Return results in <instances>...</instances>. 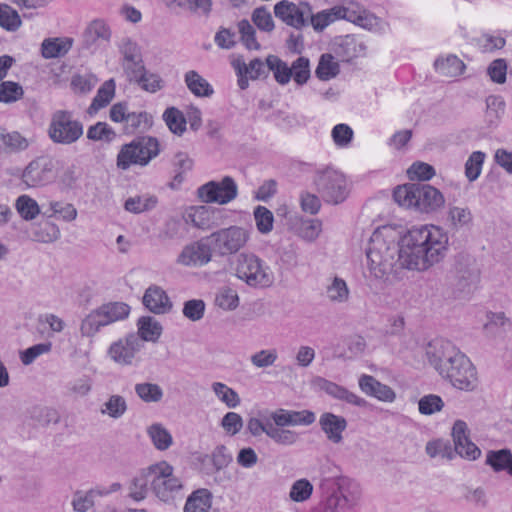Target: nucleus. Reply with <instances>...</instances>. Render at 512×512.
Here are the masks:
<instances>
[{
    "label": "nucleus",
    "mask_w": 512,
    "mask_h": 512,
    "mask_svg": "<svg viewBox=\"0 0 512 512\" xmlns=\"http://www.w3.org/2000/svg\"><path fill=\"white\" fill-rule=\"evenodd\" d=\"M254 219L257 230L262 234H267L273 229V213L264 206H257L254 209Z\"/></svg>",
    "instance_id": "57"
},
{
    "label": "nucleus",
    "mask_w": 512,
    "mask_h": 512,
    "mask_svg": "<svg viewBox=\"0 0 512 512\" xmlns=\"http://www.w3.org/2000/svg\"><path fill=\"white\" fill-rule=\"evenodd\" d=\"M292 78L299 85L302 86L310 78V62L306 57L297 58L290 66Z\"/></svg>",
    "instance_id": "56"
},
{
    "label": "nucleus",
    "mask_w": 512,
    "mask_h": 512,
    "mask_svg": "<svg viewBox=\"0 0 512 512\" xmlns=\"http://www.w3.org/2000/svg\"><path fill=\"white\" fill-rule=\"evenodd\" d=\"M448 220L453 228L458 229L472 222V214L468 208L450 206L448 210Z\"/></svg>",
    "instance_id": "59"
},
{
    "label": "nucleus",
    "mask_w": 512,
    "mask_h": 512,
    "mask_svg": "<svg viewBox=\"0 0 512 512\" xmlns=\"http://www.w3.org/2000/svg\"><path fill=\"white\" fill-rule=\"evenodd\" d=\"M267 436L270 439H272L276 444L282 446L294 445L299 439V435L297 432L284 429L281 426H277L275 423H268Z\"/></svg>",
    "instance_id": "43"
},
{
    "label": "nucleus",
    "mask_w": 512,
    "mask_h": 512,
    "mask_svg": "<svg viewBox=\"0 0 512 512\" xmlns=\"http://www.w3.org/2000/svg\"><path fill=\"white\" fill-rule=\"evenodd\" d=\"M211 390L219 402L229 409H235L241 404L239 394L223 382H213Z\"/></svg>",
    "instance_id": "34"
},
{
    "label": "nucleus",
    "mask_w": 512,
    "mask_h": 512,
    "mask_svg": "<svg viewBox=\"0 0 512 512\" xmlns=\"http://www.w3.org/2000/svg\"><path fill=\"white\" fill-rule=\"evenodd\" d=\"M150 490L163 502H171L182 489V481L174 475V468L166 461L149 466Z\"/></svg>",
    "instance_id": "7"
},
{
    "label": "nucleus",
    "mask_w": 512,
    "mask_h": 512,
    "mask_svg": "<svg viewBox=\"0 0 512 512\" xmlns=\"http://www.w3.org/2000/svg\"><path fill=\"white\" fill-rule=\"evenodd\" d=\"M111 30L103 20H94L86 28L83 34V48L90 49L97 40L109 41Z\"/></svg>",
    "instance_id": "29"
},
{
    "label": "nucleus",
    "mask_w": 512,
    "mask_h": 512,
    "mask_svg": "<svg viewBox=\"0 0 512 512\" xmlns=\"http://www.w3.org/2000/svg\"><path fill=\"white\" fill-rule=\"evenodd\" d=\"M434 67L439 75L446 78L460 76L466 68L464 62L455 55L436 59Z\"/></svg>",
    "instance_id": "31"
},
{
    "label": "nucleus",
    "mask_w": 512,
    "mask_h": 512,
    "mask_svg": "<svg viewBox=\"0 0 512 512\" xmlns=\"http://www.w3.org/2000/svg\"><path fill=\"white\" fill-rule=\"evenodd\" d=\"M232 66L238 76V86L241 90H245L249 86V79L256 80L262 75H266L265 64L255 58L246 64L244 59L239 57L232 61Z\"/></svg>",
    "instance_id": "21"
},
{
    "label": "nucleus",
    "mask_w": 512,
    "mask_h": 512,
    "mask_svg": "<svg viewBox=\"0 0 512 512\" xmlns=\"http://www.w3.org/2000/svg\"><path fill=\"white\" fill-rule=\"evenodd\" d=\"M83 135V124L73 118L68 110H57L52 116L48 127V136L52 142L62 145L75 143Z\"/></svg>",
    "instance_id": "8"
},
{
    "label": "nucleus",
    "mask_w": 512,
    "mask_h": 512,
    "mask_svg": "<svg viewBox=\"0 0 512 512\" xmlns=\"http://www.w3.org/2000/svg\"><path fill=\"white\" fill-rule=\"evenodd\" d=\"M174 166L176 167V174L170 186L174 188L183 182V174L193 167V160L184 152H178L175 155Z\"/></svg>",
    "instance_id": "60"
},
{
    "label": "nucleus",
    "mask_w": 512,
    "mask_h": 512,
    "mask_svg": "<svg viewBox=\"0 0 512 512\" xmlns=\"http://www.w3.org/2000/svg\"><path fill=\"white\" fill-rule=\"evenodd\" d=\"M21 24L22 20L18 12L10 5L0 3V27L14 32L19 29Z\"/></svg>",
    "instance_id": "46"
},
{
    "label": "nucleus",
    "mask_w": 512,
    "mask_h": 512,
    "mask_svg": "<svg viewBox=\"0 0 512 512\" xmlns=\"http://www.w3.org/2000/svg\"><path fill=\"white\" fill-rule=\"evenodd\" d=\"M184 80L190 92L196 97H210L214 93L209 82L194 70L188 71Z\"/></svg>",
    "instance_id": "33"
},
{
    "label": "nucleus",
    "mask_w": 512,
    "mask_h": 512,
    "mask_svg": "<svg viewBox=\"0 0 512 512\" xmlns=\"http://www.w3.org/2000/svg\"><path fill=\"white\" fill-rule=\"evenodd\" d=\"M486 154L482 151H474L465 163V176L470 182L475 181L481 174Z\"/></svg>",
    "instance_id": "51"
},
{
    "label": "nucleus",
    "mask_w": 512,
    "mask_h": 512,
    "mask_svg": "<svg viewBox=\"0 0 512 512\" xmlns=\"http://www.w3.org/2000/svg\"><path fill=\"white\" fill-rule=\"evenodd\" d=\"M102 315L97 308L84 317L80 324V333L83 337L93 338L101 328L108 326Z\"/></svg>",
    "instance_id": "36"
},
{
    "label": "nucleus",
    "mask_w": 512,
    "mask_h": 512,
    "mask_svg": "<svg viewBox=\"0 0 512 512\" xmlns=\"http://www.w3.org/2000/svg\"><path fill=\"white\" fill-rule=\"evenodd\" d=\"M213 211L205 206H200L194 209L192 213L188 214V218L185 219V222H188L190 219L192 224L199 229H210L213 225L211 221V217L213 215Z\"/></svg>",
    "instance_id": "55"
},
{
    "label": "nucleus",
    "mask_w": 512,
    "mask_h": 512,
    "mask_svg": "<svg viewBox=\"0 0 512 512\" xmlns=\"http://www.w3.org/2000/svg\"><path fill=\"white\" fill-rule=\"evenodd\" d=\"M266 65L268 70L274 74V78L280 85H285L290 82L292 78L291 68L286 62L281 60L276 55H269L266 58Z\"/></svg>",
    "instance_id": "40"
},
{
    "label": "nucleus",
    "mask_w": 512,
    "mask_h": 512,
    "mask_svg": "<svg viewBox=\"0 0 512 512\" xmlns=\"http://www.w3.org/2000/svg\"><path fill=\"white\" fill-rule=\"evenodd\" d=\"M71 38H48L41 44V53L45 59L62 57L72 47Z\"/></svg>",
    "instance_id": "30"
},
{
    "label": "nucleus",
    "mask_w": 512,
    "mask_h": 512,
    "mask_svg": "<svg viewBox=\"0 0 512 512\" xmlns=\"http://www.w3.org/2000/svg\"><path fill=\"white\" fill-rule=\"evenodd\" d=\"M102 495L100 491L76 492L72 499V506L76 512H87L94 506L96 496Z\"/></svg>",
    "instance_id": "58"
},
{
    "label": "nucleus",
    "mask_w": 512,
    "mask_h": 512,
    "mask_svg": "<svg viewBox=\"0 0 512 512\" xmlns=\"http://www.w3.org/2000/svg\"><path fill=\"white\" fill-rule=\"evenodd\" d=\"M313 184L321 199L332 205L344 202L350 193L347 177L332 167L317 170Z\"/></svg>",
    "instance_id": "5"
},
{
    "label": "nucleus",
    "mask_w": 512,
    "mask_h": 512,
    "mask_svg": "<svg viewBox=\"0 0 512 512\" xmlns=\"http://www.w3.org/2000/svg\"><path fill=\"white\" fill-rule=\"evenodd\" d=\"M142 302L146 309L157 315L169 313L173 307L165 290H145Z\"/></svg>",
    "instance_id": "26"
},
{
    "label": "nucleus",
    "mask_w": 512,
    "mask_h": 512,
    "mask_svg": "<svg viewBox=\"0 0 512 512\" xmlns=\"http://www.w3.org/2000/svg\"><path fill=\"white\" fill-rule=\"evenodd\" d=\"M115 95V81L109 79L105 81L102 86L98 89L96 96L92 100L91 105L88 108V113L93 114L107 106Z\"/></svg>",
    "instance_id": "38"
},
{
    "label": "nucleus",
    "mask_w": 512,
    "mask_h": 512,
    "mask_svg": "<svg viewBox=\"0 0 512 512\" xmlns=\"http://www.w3.org/2000/svg\"><path fill=\"white\" fill-rule=\"evenodd\" d=\"M144 344L135 333L112 342L107 349L108 358L119 366H132L138 360V355Z\"/></svg>",
    "instance_id": "12"
},
{
    "label": "nucleus",
    "mask_w": 512,
    "mask_h": 512,
    "mask_svg": "<svg viewBox=\"0 0 512 512\" xmlns=\"http://www.w3.org/2000/svg\"><path fill=\"white\" fill-rule=\"evenodd\" d=\"M15 207L20 216L26 221L35 219L40 213L37 202L28 195L19 196Z\"/></svg>",
    "instance_id": "49"
},
{
    "label": "nucleus",
    "mask_w": 512,
    "mask_h": 512,
    "mask_svg": "<svg viewBox=\"0 0 512 512\" xmlns=\"http://www.w3.org/2000/svg\"><path fill=\"white\" fill-rule=\"evenodd\" d=\"M319 426L331 443L340 444L347 428V421L343 416L325 412L320 415Z\"/></svg>",
    "instance_id": "22"
},
{
    "label": "nucleus",
    "mask_w": 512,
    "mask_h": 512,
    "mask_svg": "<svg viewBox=\"0 0 512 512\" xmlns=\"http://www.w3.org/2000/svg\"><path fill=\"white\" fill-rule=\"evenodd\" d=\"M486 465L496 472H507L512 477V451L507 448L489 450L486 453Z\"/></svg>",
    "instance_id": "28"
},
{
    "label": "nucleus",
    "mask_w": 512,
    "mask_h": 512,
    "mask_svg": "<svg viewBox=\"0 0 512 512\" xmlns=\"http://www.w3.org/2000/svg\"><path fill=\"white\" fill-rule=\"evenodd\" d=\"M249 232L239 226H230L213 232L206 237L212 245L213 251L220 256H229L238 253L248 242Z\"/></svg>",
    "instance_id": "9"
},
{
    "label": "nucleus",
    "mask_w": 512,
    "mask_h": 512,
    "mask_svg": "<svg viewBox=\"0 0 512 512\" xmlns=\"http://www.w3.org/2000/svg\"><path fill=\"white\" fill-rule=\"evenodd\" d=\"M272 419L277 426H298L312 424L316 416L313 412L308 410L302 411H289L280 409L272 414Z\"/></svg>",
    "instance_id": "24"
},
{
    "label": "nucleus",
    "mask_w": 512,
    "mask_h": 512,
    "mask_svg": "<svg viewBox=\"0 0 512 512\" xmlns=\"http://www.w3.org/2000/svg\"><path fill=\"white\" fill-rule=\"evenodd\" d=\"M279 358L276 348L261 349L250 356V362L256 369H265L275 365Z\"/></svg>",
    "instance_id": "48"
},
{
    "label": "nucleus",
    "mask_w": 512,
    "mask_h": 512,
    "mask_svg": "<svg viewBox=\"0 0 512 512\" xmlns=\"http://www.w3.org/2000/svg\"><path fill=\"white\" fill-rule=\"evenodd\" d=\"M198 197L205 203L227 204L238 194L237 184L230 176L221 181H210L198 188Z\"/></svg>",
    "instance_id": "13"
},
{
    "label": "nucleus",
    "mask_w": 512,
    "mask_h": 512,
    "mask_svg": "<svg viewBox=\"0 0 512 512\" xmlns=\"http://www.w3.org/2000/svg\"><path fill=\"white\" fill-rule=\"evenodd\" d=\"M446 370L447 372L440 376L447 379L453 387L464 391H473L477 388L479 381L476 368L464 353Z\"/></svg>",
    "instance_id": "11"
},
{
    "label": "nucleus",
    "mask_w": 512,
    "mask_h": 512,
    "mask_svg": "<svg viewBox=\"0 0 512 512\" xmlns=\"http://www.w3.org/2000/svg\"><path fill=\"white\" fill-rule=\"evenodd\" d=\"M451 279L452 283L460 288L477 285L480 281L477 261L470 256H459L451 272Z\"/></svg>",
    "instance_id": "16"
},
{
    "label": "nucleus",
    "mask_w": 512,
    "mask_h": 512,
    "mask_svg": "<svg viewBox=\"0 0 512 512\" xmlns=\"http://www.w3.org/2000/svg\"><path fill=\"white\" fill-rule=\"evenodd\" d=\"M127 411V402L125 398L118 394H113L101 405L100 413L109 416L112 419H120Z\"/></svg>",
    "instance_id": "41"
},
{
    "label": "nucleus",
    "mask_w": 512,
    "mask_h": 512,
    "mask_svg": "<svg viewBox=\"0 0 512 512\" xmlns=\"http://www.w3.org/2000/svg\"><path fill=\"white\" fill-rule=\"evenodd\" d=\"M332 51L343 62L365 55L366 45L353 35L337 37L332 44Z\"/></svg>",
    "instance_id": "18"
},
{
    "label": "nucleus",
    "mask_w": 512,
    "mask_h": 512,
    "mask_svg": "<svg viewBox=\"0 0 512 512\" xmlns=\"http://www.w3.org/2000/svg\"><path fill=\"white\" fill-rule=\"evenodd\" d=\"M56 163L53 159L39 157L31 161L22 173V180L28 187H41L55 180Z\"/></svg>",
    "instance_id": "14"
},
{
    "label": "nucleus",
    "mask_w": 512,
    "mask_h": 512,
    "mask_svg": "<svg viewBox=\"0 0 512 512\" xmlns=\"http://www.w3.org/2000/svg\"><path fill=\"white\" fill-rule=\"evenodd\" d=\"M116 137V132L105 122H97L90 126L87 131V138L92 141H104L110 143Z\"/></svg>",
    "instance_id": "53"
},
{
    "label": "nucleus",
    "mask_w": 512,
    "mask_h": 512,
    "mask_svg": "<svg viewBox=\"0 0 512 512\" xmlns=\"http://www.w3.org/2000/svg\"><path fill=\"white\" fill-rule=\"evenodd\" d=\"M212 245L204 240L186 246L178 257V262L187 266H202L211 260Z\"/></svg>",
    "instance_id": "20"
},
{
    "label": "nucleus",
    "mask_w": 512,
    "mask_h": 512,
    "mask_svg": "<svg viewBox=\"0 0 512 512\" xmlns=\"http://www.w3.org/2000/svg\"><path fill=\"white\" fill-rule=\"evenodd\" d=\"M183 512H218L213 506V495L205 488L193 491L186 499Z\"/></svg>",
    "instance_id": "25"
},
{
    "label": "nucleus",
    "mask_w": 512,
    "mask_h": 512,
    "mask_svg": "<svg viewBox=\"0 0 512 512\" xmlns=\"http://www.w3.org/2000/svg\"><path fill=\"white\" fill-rule=\"evenodd\" d=\"M107 325L126 319L130 314V306L124 302H109L98 307Z\"/></svg>",
    "instance_id": "35"
},
{
    "label": "nucleus",
    "mask_w": 512,
    "mask_h": 512,
    "mask_svg": "<svg viewBox=\"0 0 512 512\" xmlns=\"http://www.w3.org/2000/svg\"><path fill=\"white\" fill-rule=\"evenodd\" d=\"M163 119L172 133L182 135L186 131L187 120L179 109L167 108L163 113Z\"/></svg>",
    "instance_id": "45"
},
{
    "label": "nucleus",
    "mask_w": 512,
    "mask_h": 512,
    "mask_svg": "<svg viewBox=\"0 0 512 512\" xmlns=\"http://www.w3.org/2000/svg\"><path fill=\"white\" fill-rule=\"evenodd\" d=\"M157 199L155 197L142 198L140 196L130 197L125 201V210L139 214L155 207Z\"/></svg>",
    "instance_id": "61"
},
{
    "label": "nucleus",
    "mask_w": 512,
    "mask_h": 512,
    "mask_svg": "<svg viewBox=\"0 0 512 512\" xmlns=\"http://www.w3.org/2000/svg\"><path fill=\"white\" fill-rule=\"evenodd\" d=\"M313 493L312 483L306 479L301 478L293 482L289 491V498L296 503H303L309 500Z\"/></svg>",
    "instance_id": "47"
},
{
    "label": "nucleus",
    "mask_w": 512,
    "mask_h": 512,
    "mask_svg": "<svg viewBox=\"0 0 512 512\" xmlns=\"http://www.w3.org/2000/svg\"><path fill=\"white\" fill-rule=\"evenodd\" d=\"M400 245V265L424 271L444 258L448 236L437 226L413 227L400 237Z\"/></svg>",
    "instance_id": "1"
},
{
    "label": "nucleus",
    "mask_w": 512,
    "mask_h": 512,
    "mask_svg": "<svg viewBox=\"0 0 512 512\" xmlns=\"http://www.w3.org/2000/svg\"><path fill=\"white\" fill-rule=\"evenodd\" d=\"M0 139L10 151H22L29 146V141L17 131L2 132Z\"/></svg>",
    "instance_id": "64"
},
{
    "label": "nucleus",
    "mask_w": 512,
    "mask_h": 512,
    "mask_svg": "<svg viewBox=\"0 0 512 512\" xmlns=\"http://www.w3.org/2000/svg\"><path fill=\"white\" fill-rule=\"evenodd\" d=\"M137 396L146 403L159 402L163 397V390L158 384L139 383L135 385Z\"/></svg>",
    "instance_id": "50"
},
{
    "label": "nucleus",
    "mask_w": 512,
    "mask_h": 512,
    "mask_svg": "<svg viewBox=\"0 0 512 512\" xmlns=\"http://www.w3.org/2000/svg\"><path fill=\"white\" fill-rule=\"evenodd\" d=\"M487 331L507 332L512 328V320L503 312H490L484 325Z\"/></svg>",
    "instance_id": "52"
},
{
    "label": "nucleus",
    "mask_w": 512,
    "mask_h": 512,
    "mask_svg": "<svg viewBox=\"0 0 512 512\" xmlns=\"http://www.w3.org/2000/svg\"><path fill=\"white\" fill-rule=\"evenodd\" d=\"M150 489L149 467L141 470L131 481L129 486V496L135 501H141L146 498Z\"/></svg>",
    "instance_id": "37"
},
{
    "label": "nucleus",
    "mask_w": 512,
    "mask_h": 512,
    "mask_svg": "<svg viewBox=\"0 0 512 512\" xmlns=\"http://www.w3.org/2000/svg\"><path fill=\"white\" fill-rule=\"evenodd\" d=\"M443 407L444 401L436 394L424 395L418 401L419 413L426 416L440 412Z\"/></svg>",
    "instance_id": "54"
},
{
    "label": "nucleus",
    "mask_w": 512,
    "mask_h": 512,
    "mask_svg": "<svg viewBox=\"0 0 512 512\" xmlns=\"http://www.w3.org/2000/svg\"><path fill=\"white\" fill-rule=\"evenodd\" d=\"M314 512H350L349 499L340 491H334L318 504Z\"/></svg>",
    "instance_id": "32"
},
{
    "label": "nucleus",
    "mask_w": 512,
    "mask_h": 512,
    "mask_svg": "<svg viewBox=\"0 0 512 512\" xmlns=\"http://www.w3.org/2000/svg\"><path fill=\"white\" fill-rule=\"evenodd\" d=\"M147 434L157 450L165 451L173 444L171 433L160 423L150 425Z\"/></svg>",
    "instance_id": "39"
},
{
    "label": "nucleus",
    "mask_w": 512,
    "mask_h": 512,
    "mask_svg": "<svg viewBox=\"0 0 512 512\" xmlns=\"http://www.w3.org/2000/svg\"><path fill=\"white\" fill-rule=\"evenodd\" d=\"M358 386L365 395L378 401L392 403L396 399V393L390 386L378 381L371 375L361 374L358 379Z\"/></svg>",
    "instance_id": "19"
},
{
    "label": "nucleus",
    "mask_w": 512,
    "mask_h": 512,
    "mask_svg": "<svg viewBox=\"0 0 512 512\" xmlns=\"http://www.w3.org/2000/svg\"><path fill=\"white\" fill-rule=\"evenodd\" d=\"M274 14L287 25L300 29L306 25L304 11L295 3L288 0L278 2L274 7Z\"/></svg>",
    "instance_id": "23"
},
{
    "label": "nucleus",
    "mask_w": 512,
    "mask_h": 512,
    "mask_svg": "<svg viewBox=\"0 0 512 512\" xmlns=\"http://www.w3.org/2000/svg\"><path fill=\"white\" fill-rule=\"evenodd\" d=\"M425 355L429 364L442 374L447 368L463 355V352L450 340L445 338H434L426 347Z\"/></svg>",
    "instance_id": "10"
},
{
    "label": "nucleus",
    "mask_w": 512,
    "mask_h": 512,
    "mask_svg": "<svg viewBox=\"0 0 512 512\" xmlns=\"http://www.w3.org/2000/svg\"><path fill=\"white\" fill-rule=\"evenodd\" d=\"M186 226L182 219L169 218L161 231L160 236L164 239L182 238L186 234Z\"/></svg>",
    "instance_id": "62"
},
{
    "label": "nucleus",
    "mask_w": 512,
    "mask_h": 512,
    "mask_svg": "<svg viewBox=\"0 0 512 512\" xmlns=\"http://www.w3.org/2000/svg\"><path fill=\"white\" fill-rule=\"evenodd\" d=\"M394 200L402 207L421 213H434L445 204L443 194L434 186L424 183H408L395 188Z\"/></svg>",
    "instance_id": "4"
},
{
    "label": "nucleus",
    "mask_w": 512,
    "mask_h": 512,
    "mask_svg": "<svg viewBox=\"0 0 512 512\" xmlns=\"http://www.w3.org/2000/svg\"><path fill=\"white\" fill-rule=\"evenodd\" d=\"M340 73L339 63L334 61V56L330 53L321 55L315 74L318 79L328 81L335 78Z\"/></svg>",
    "instance_id": "42"
},
{
    "label": "nucleus",
    "mask_w": 512,
    "mask_h": 512,
    "mask_svg": "<svg viewBox=\"0 0 512 512\" xmlns=\"http://www.w3.org/2000/svg\"><path fill=\"white\" fill-rule=\"evenodd\" d=\"M236 271L237 276L250 286H268V276L262 268L261 261L253 254H239Z\"/></svg>",
    "instance_id": "15"
},
{
    "label": "nucleus",
    "mask_w": 512,
    "mask_h": 512,
    "mask_svg": "<svg viewBox=\"0 0 512 512\" xmlns=\"http://www.w3.org/2000/svg\"><path fill=\"white\" fill-rule=\"evenodd\" d=\"M137 336L144 342L156 343L162 335L161 323L151 316H142L137 320Z\"/></svg>",
    "instance_id": "27"
},
{
    "label": "nucleus",
    "mask_w": 512,
    "mask_h": 512,
    "mask_svg": "<svg viewBox=\"0 0 512 512\" xmlns=\"http://www.w3.org/2000/svg\"><path fill=\"white\" fill-rule=\"evenodd\" d=\"M159 153L158 140L150 136H142L122 146L117 156V166L127 170L131 165L145 166Z\"/></svg>",
    "instance_id": "6"
},
{
    "label": "nucleus",
    "mask_w": 512,
    "mask_h": 512,
    "mask_svg": "<svg viewBox=\"0 0 512 512\" xmlns=\"http://www.w3.org/2000/svg\"><path fill=\"white\" fill-rule=\"evenodd\" d=\"M52 349L50 342L35 344L20 352V360L24 365L32 364L38 357L48 354Z\"/></svg>",
    "instance_id": "63"
},
{
    "label": "nucleus",
    "mask_w": 512,
    "mask_h": 512,
    "mask_svg": "<svg viewBox=\"0 0 512 512\" xmlns=\"http://www.w3.org/2000/svg\"><path fill=\"white\" fill-rule=\"evenodd\" d=\"M345 19L366 30L376 31L381 28V20L360 4L350 1L334 6L311 16V25L316 31H323L336 20Z\"/></svg>",
    "instance_id": "3"
},
{
    "label": "nucleus",
    "mask_w": 512,
    "mask_h": 512,
    "mask_svg": "<svg viewBox=\"0 0 512 512\" xmlns=\"http://www.w3.org/2000/svg\"><path fill=\"white\" fill-rule=\"evenodd\" d=\"M93 388V380L89 375H81L66 384V391L72 397H87Z\"/></svg>",
    "instance_id": "44"
},
{
    "label": "nucleus",
    "mask_w": 512,
    "mask_h": 512,
    "mask_svg": "<svg viewBox=\"0 0 512 512\" xmlns=\"http://www.w3.org/2000/svg\"><path fill=\"white\" fill-rule=\"evenodd\" d=\"M315 383L319 390L325 392L327 395L336 400L346 402L347 404L359 408H366L369 405L365 398L335 382L319 377L315 380Z\"/></svg>",
    "instance_id": "17"
},
{
    "label": "nucleus",
    "mask_w": 512,
    "mask_h": 512,
    "mask_svg": "<svg viewBox=\"0 0 512 512\" xmlns=\"http://www.w3.org/2000/svg\"><path fill=\"white\" fill-rule=\"evenodd\" d=\"M400 254L402 247L396 231L386 227L376 230L366 251L371 273L376 278H383L393 270L396 263H400Z\"/></svg>",
    "instance_id": "2"
}]
</instances>
